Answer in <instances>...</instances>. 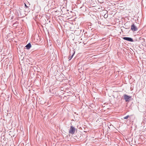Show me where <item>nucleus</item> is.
I'll list each match as a JSON object with an SVG mask.
<instances>
[{
	"label": "nucleus",
	"mask_w": 146,
	"mask_h": 146,
	"mask_svg": "<svg viewBox=\"0 0 146 146\" xmlns=\"http://www.w3.org/2000/svg\"><path fill=\"white\" fill-rule=\"evenodd\" d=\"M75 51L74 50H73V54H72V55L71 56H69L68 58L69 60H71V59L72 58L73 56H74V55L75 54Z\"/></svg>",
	"instance_id": "423d86ee"
},
{
	"label": "nucleus",
	"mask_w": 146,
	"mask_h": 146,
	"mask_svg": "<svg viewBox=\"0 0 146 146\" xmlns=\"http://www.w3.org/2000/svg\"><path fill=\"white\" fill-rule=\"evenodd\" d=\"M125 101L126 102H129V99L131 98V97L129 96L126 94H124L123 95Z\"/></svg>",
	"instance_id": "f03ea898"
},
{
	"label": "nucleus",
	"mask_w": 146,
	"mask_h": 146,
	"mask_svg": "<svg viewBox=\"0 0 146 146\" xmlns=\"http://www.w3.org/2000/svg\"><path fill=\"white\" fill-rule=\"evenodd\" d=\"M31 44L30 43H29L25 46L27 49H29L31 47Z\"/></svg>",
	"instance_id": "39448f33"
},
{
	"label": "nucleus",
	"mask_w": 146,
	"mask_h": 146,
	"mask_svg": "<svg viewBox=\"0 0 146 146\" xmlns=\"http://www.w3.org/2000/svg\"><path fill=\"white\" fill-rule=\"evenodd\" d=\"M122 38L124 40H127L128 41L132 42L133 41V39L131 38L128 37H123Z\"/></svg>",
	"instance_id": "20e7f679"
},
{
	"label": "nucleus",
	"mask_w": 146,
	"mask_h": 146,
	"mask_svg": "<svg viewBox=\"0 0 146 146\" xmlns=\"http://www.w3.org/2000/svg\"><path fill=\"white\" fill-rule=\"evenodd\" d=\"M24 4L25 7H26V8H27L28 7L27 5L25 3H24Z\"/></svg>",
	"instance_id": "6e6552de"
},
{
	"label": "nucleus",
	"mask_w": 146,
	"mask_h": 146,
	"mask_svg": "<svg viewBox=\"0 0 146 146\" xmlns=\"http://www.w3.org/2000/svg\"><path fill=\"white\" fill-rule=\"evenodd\" d=\"M129 117V115H127L126 116L124 117H123V119H127Z\"/></svg>",
	"instance_id": "0eeeda50"
},
{
	"label": "nucleus",
	"mask_w": 146,
	"mask_h": 146,
	"mask_svg": "<svg viewBox=\"0 0 146 146\" xmlns=\"http://www.w3.org/2000/svg\"><path fill=\"white\" fill-rule=\"evenodd\" d=\"M131 29L133 31H136L138 30L137 28L134 25V24L131 25Z\"/></svg>",
	"instance_id": "7ed1b4c3"
},
{
	"label": "nucleus",
	"mask_w": 146,
	"mask_h": 146,
	"mask_svg": "<svg viewBox=\"0 0 146 146\" xmlns=\"http://www.w3.org/2000/svg\"><path fill=\"white\" fill-rule=\"evenodd\" d=\"M76 131V129L72 126H70V130L69 131V133L72 134H73Z\"/></svg>",
	"instance_id": "f257e3e1"
}]
</instances>
